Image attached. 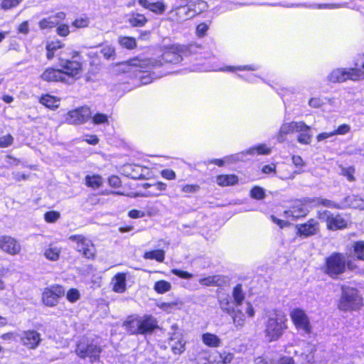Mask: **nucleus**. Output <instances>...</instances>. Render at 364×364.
Returning <instances> with one entry per match:
<instances>
[{"label":"nucleus","instance_id":"nucleus-35","mask_svg":"<svg viewBox=\"0 0 364 364\" xmlns=\"http://www.w3.org/2000/svg\"><path fill=\"white\" fill-rule=\"evenodd\" d=\"M165 252L162 250H156L153 251L146 252L144 255V258L146 259H156L158 262H162L164 260Z\"/></svg>","mask_w":364,"mask_h":364},{"label":"nucleus","instance_id":"nucleus-52","mask_svg":"<svg viewBox=\"0 0 364 364\" xmlns=\"http://www.w3.org/2000/svg\"><path fill=\"white\" fill-rule=\"evenodd\" d=\"M220 306L223 311H225L229 314H231L234 310L232 306L230 304V302L228 298L221 299L220 301Z\"/></svg>","mask_w":364,"mask_h":364},{"label":"nucleus","instance_id":"nucleus-29","mask_svg":"<svg viewBox=\"0 0 364 364\" xmlns=\"http://www.w3.org/2000/svg\"><path fill=\"white\" fill-rule=\"evenodd\" d=\"M216 182L221 186H232L238 182V178L235 175H219L216 178Z\"/></svg>","mask_w":364,"mask_h":364},{"label":"nucleus","instance_id":"nucleus-22","mask_svg":"<svg viewBox=\"0 0 364 364\" xmlns=\"http://www.w3.org/2000/svg\"><path fill=\"white\" fill-rule=\"evenodd\" d=\"M139 322V316H130L124 322L123 326L130 334L138 335L140 334Z\"/></svg>","mask_w":364,"mask_h":364},{"label":"nucleus","instance_id":"nucleus-59","mask_svg":"<svg viewBox=\"0 0 364 364\" xmlns=\"http://www.w3.org/2000/svg\"><path fill=\"white\" fill-rule=\"evenodd\" d=\"M161 175L163 178L167 180H173L176 178V173L171 169H164L161 172Z\"/></svg>","mask_w":364,"mask_h":364},{"label":"nucleus","instance_id":"nucleus-38","mask_svg":"<svg viewBox=\"0 0 364 364\" xmlns=\"http://www.w3.org/2000/svg\"><path fill=\"white\" fill-rule=\"evenodd\" d=\"M85 183L92 188H97L102 184V178L99 175L86 176Z\"/></svg>","mask_w":364,"mask_h":364},{"label":"nucleus","instance_id":"nucleus-48","mask_svg":"<svg viewBox=\"0 0 364 364\" xmlns=\"http://www.w3.org/2000/svg\"><path fill=\"white\" fill-rule=\"evenodd\" d=\"M100 53L105 59L111 60L115 56V50L110 46H105L100 50Z\"/></svg>","mask_w":364,"mask_h":364},{"label":"nucleus","instance_id":"nucleus-58","mask_svg":"<svg viewBox=\"0 0 364 364\" xmlns=\"http://www.w3.org/2000/svg\"><path fill=\"white\" fill-rule=\"evenodd\" d=\"M350 130V126L344 124L339 126L337 129L332 132V134H333V135H336V134L343 135V134H346L348 132H349Z\"/></svg>","mask_w":364,"mask_h":364},{"label":"nucleus","instance_id":"nucleus-61","mask_svg":"<svg viewBox=\"0 0 364 364\" xmlns=\"http://www.w3.org/2000/svg\"><path fill=\"white\" fill-rule=\"evenodd\" d=\"M292 163L296 168H301L305 166L302 158L300 156L293 155L291 157Z\"/></svg>","mask_w":364,"mask_h":364},{"label":"nucleus","instance_id":"nucleus-39","mask_svg":"<svg viewBox=\"0 0 364 364\" xmlns=\"http://www.w3.org/2000/svg\"><path fill=\"white\" fill-rule=\"evenodd\" d=\"M232 296L234 299V302L236 306H239L242 304V301L245 299V294L242 289V285L237 284L233 289Z\"/></svg>","mask_w":364,"mask_h":364},{"label":"nucleus","instance_id":"nucleus-15","mask_svg":"<svg viewBox=\"0 0 364 364\" xmlns=\"http://www.w3.org/2000/svg\"><path fill=\"white\" fill-rule=\"evenodd\" d=\"M21 340L23 346L28 348L35 349L40 344L41 338V334L37 331L29 330L23 332Z\"/></svg>","mask_w":364,"mask_h":364},{"label":"nucleus","instance_id":"nucleus-62","mask_svg":"<svg viewBox=\"0 0 364 364\" xmlns=\"http://www.w3.org/2000/svg\"><path fill=\"white\" fill-rule=\"evenodd\" d=\"M208 29V26L207 24L204 23H200L196 28L197 35L200 37L204 36Z\"/></svg>","mask_w":364,"mask_h":364},{"label":"nucleus","instance_id":"nucleus-47","mask_svg":"<svg viewBox=\"0 0 364 364\" xmlns=\"http://www.w3.org/2000/svg\"><path fill=\"white\" fill-rule=\"evenodd\" d=\"M91 118L95 124H109L108 116L105 114L97 113Z\"/></svg>","mask_w":364,"mask_h":364},{"label":"nucleus","instance_id":"nucleus-26","mask_svg":"<svg viewBox=\"0 0 364 364\" xmlns=\"http://www.w3.org/2000/svg\"><path fill=\"white\" fill-rule=\"evenodd\" d=\"M307 213L308 210L301 204L294 205L291 209L284 211V215L287 217H292L294 218L304 217Z\"/></svg>","mask_w":364,"mask_h":364},{"label":"nucleus","instance_id":"nucleus-34","mask_svg":"<svg viewBox=\"0 0 364 364\" xmlns=\"http://www.w3.org/2000/svg\"><path fill=\"white\" fill-rule=\"evenodd\" d=\"M40 102L50 109H55L59 106V100L57 97L49 95H46L41 97Z\"/></svg>","mask_w":364,"mask_h":364},{"label":"nucleus","instance_id":"nucleus-36","mask_svg":"<svg viewBox=\"0 0 364 364\" xmlns=\"http://www.w3.org/2000/svg\"><path fill=\"white\" fill-rule=\"evenodd\" d=\"M63 44L59 41H51L48 43L46 46V50H47V58L48 60L52 59L55 53V51L63 47Z\"/></svg>","mask_w":364,"mask_h":364},{"label":"nucleus","instance_id":"nucleus-42","mask_svg":"<svg viewBox=\"0 0 364 364\" xmlns=\"http://www.w3.org/2000/svg\"><path fill=\"white\" fill-rule=\"evenodd\" d=\"M154 289L159 294H164L171 289V284L167 281L160 280L154 284Z\"/></svg>","mask_w":364,"mask_h":364},{"label":"nucleus","instance_id":"nucleus-9","mask_svg":"<svg viewBox=\"0 0 364 364\" xmlns=\"http://www.w3.org/2000/svg\"><path fill=\"white\" fill-rule=\"evenodd\" d=\"M92 112L87 106L70 111L66 116L65 120L70 124H83L91 118Z\"/></svg>","mask_w":364,"mask_h":364},{"label":"nucleus","instance_id":"nucleus-57","mask_svg":"<svg viewBox=\"0 0 364 364\" xmlns=\"http://www.w3.org/2000/svg\"><path fill=\"white\" fill-rule=\"evenodd\" d=\"M13 137L10 134L1 136L0 138V147H7L10 146L13 142Z\"/></svg>","mask_w":364,"mask_h":364},{"label":"nucleus","instance_id":"nucleus-40","mask_svg":"<svg viewBox=\"0 0 364 364\" xmlns=\"http://www.w3.org/2000/svg\"><path fill=\"white\" fill-rule=\"evenodd\" d=\"M166 184L163 182H157L152 186V189L147 191L144 194L146 197H154L159 196V193H156V191H163L166 189Z\"/></svg>","mask_w":364,"mask_h":364},{"label":"nucleus","instance_id":"nucleus-2","mask_svg":"<svg viewBox=\"0 0 364 364\" xmlns=\"http://www.w3.org/2000/svg\"><path fill=\"white\" fill-rule=\"evenodd\" d=\"M287 319L283 313H276L269 317L264 329V336L267 341L272 342L278 340L287 328Z\"/></svg>","mask_w":364,"mask_h":364},{"label":"nucleus","instance_id":"nucleus-24","mask_svg":"<svg viewBox=\"0 0 364 364\" xmlns=\"http://www.w3.org/2000/svg\"><path fill=\"white\" fill-rule=\"evenodd\" d=\"M201 340L204 345L210 348H218L222 344L221 339L215 334L205 333L201 336Z\"/></svg>","mask_w":364,"mask_h":364},{"label":"nucleus","instance_id":"nucleus-18","mask_svg":"<svg viewBox=\"0 0 364 364\" xmlns=\"http://www.w3.org/2000/svg\"><path fill=\"white\" fill-rule=\"evenodd\" d=\"M42 80L47 82H68L65 77V75L62 73L60 69L47 68L41 75Z\"/></svg>","mask_w":364,"mask_h":364},{"label":"nucleus","instance_id":"nucleus-32","mask_svg":"<svg viewBox=\"0 0 364 364\" xmlns=\"http://www.w3.org/2000/svg\"><path fill=\"white\" fill-rule=\"evenodd\" d=\"M60 247L50 245L46 249L44 256L50 261H57L60 257Z\"/></svg>","mask_w":364,"mask_h":364},{"label":"nucleus","instance_id":"nucleus-13","mask_svg":"<svg viewBox=\"0 0 364 364\" xmlns=\"http://www.w3.org/2000/svg\"><path fill=\"white\" fill-rule=\"evenodd\" d=\"M183 51V48L181 46H173L170 50L164 53L161 60H159V65H163L162 60L164 63H178L183 58L180 55Z\"/></svg>","mask_w":364,"mask_h":364},{"label":"nucleus","instance_id":"nucleus-14","mask_svg":"<svg viewBox=\"0 0 364 364\" xmlns=\"http://www.w3.org/2000/svg\"><path fill=\"white\" fill-rule=\"evenodd\" d=\"M296 234L305 237L316 234L319 230V225L314 219L309 220L307 223L299 224L296 226Z\"/></svg>","mask_w":364,"mask_h":364},{"label":"nucleus","instance_id":"nucleus-5","mask_svg":"<svg viewBox=\"0 0 364 364\" xmlns=\"http://www.w3.org/2000/svg\"><path fill=\"white\" fill-rule=\"evenodd\" d=\"M291 319L297 330L302 331L304 333L310 334L312 326L310 319L304 310L296 308L290 313Z\"/></svg>","mask_w":364,"mask_h":364},{"label":"nucleus","instance_id":"nucleus-19","mask_svg":"<svg viewBox=\"0 0 364 364\" xmlns=\"http://www.w3.org/2000/svg\"><path fill=\"white\" fill-rule=\"evenodd\" d=\"M140 334L151 333L158 327L157 321L152 316L146 315L140 317Z\"/></svg>","mask_w":364,"mask_h":364},{"label":"nucleus","instance_id":"nucleus-41","mask_svg":"<svg viewBox=\"0 0 364 364\" xmlns=\"http://www.w3.org/2000/svg\"><path fill=\"white\" fill-rule=\"evenodd\" d=\"M349 205L353 208L364 210V200L357 196H348L346 198Z\"/></svg>","mask_w":364,"mask_h":364},{"label":"nucleus","instance_id":"nucleus-17","mask_svg":"<svg viewBox=\"0 0 364 364\" xmlns=\"http://www.w3.org/2000/svg\"><path fill=\"white\" fill-rule=\"evenodd\" d=\"M194 9L191 8L188 6H183L178 7L176 11V14L178 16V20L180 21H186L187 19L194 17L196 14H198L205 8V6H203L201 8H196V4H194Z\"/></svg>","mask_w":364,"mask_h":364},{"label":"nucleus","instance_id":"nucleus-45","mask_svg":"<svg viewBox=\"0 0 364 364\" xmlns=\"http://www.w3.org/2000/svg\"><path fill=\"white\" fill-rule=\"evenodd\" d=\"M353 248L357 259L364 261V241L355 242Z\"/></svg>","mask_w":364,"mask_h":364},{"label":"nucleus","instance_id":"nucleus-12","mask_svg":"<svg viewBox=\"0 0 364 364\" xmlns=\"http://www.w3.org/2000/svg\"><path fill=\"white\" fill-rule=\"evenodd\" d=\"M0 249L11 255H18L21 250L19 242L14 237L9 235L0 236Z\"/></svg>","mask_w":364,"mask_h":364},{"label":"nucleus","instance_id":"nucleus-25","mask_svg":"<svg viewBox=\"0 0 364 364\" xmlns=\"http://www.w3.org/2000/svg\"><path fill=\"white\" fill-rule=\"evenodd\" d=\"M306 203H314L315 205H321L328 208L340 209L341 206L335 202L321 198H306L304 199Z\"/></svg>","mask_w":364,"mask_h":364},{"label":"nucleus","instance_id":"nucleus-60","mask_svg":"<svg viewBox=\"0 0 364 364\" xmlns=\"http://www.w3.org/2000/svg\"><path fill=\"white\" fill-rule=\"evenodd\" d=\"M56 31H57V33L61 36H67L70 33L69 27L66 24L60 25L57 28Z\"/></svg>","mask_w":364,"mask_h":364},{"label":"nucleus","instance_id":"nucleus-37","mask_svg":"<svg viewBox=\"0 0 364 364\" xmlns=\"http://www.w3.org/2000/svg\"><path fill=\"white\" fill-rule=\"evenodd\" d=\"M347 80L357 81L364 79V71L357 68L346 69Z\"/></svg>","mask_w":364,"mask_h":364},{"label":"nucleus","instance_id":"nucleus-28","mask_svg":"<svg viewBox=\"0 0 364 364\" xmlns=\"http://www.w3.org/2000/svg\"><path fill=\"white\" fill-rule=\"evenodd\" d=\"M148 20L144 14L139 13H132L130 14V17L128 19V22L133 27H142L146 23Z\"/></svg>","mask_w":364,"mask_h":364},{"label":"nucleus","instance_id":"nucleus-49","mask_svg":"<svg viewBox=\"0 0 364 364\" xmlns=\"http://www.w3.org/2000/svg\"><path fill=\"white\" fill-rule=\"evenodd\" d=\"M199 189L200 186L197 184H186L181 186V191L186 194V196L197 193Z\"/></svg>","mask_w":364,"mask_h":364},{"label":"nucleus","instance_id":"nucleus-3","mask_svg":"<svg viewBox=\"0 0 364 364\" xmlns=\"http://www.w3.org/2000/svg\"><path fill=\"white\" fill-rule=\"evenodd\" d=\"M346 268V257L341 253H333L326 259L324 272L331 278H337Z\"/></svg>","mask_w":364,"mask_h":364},{"label":"nucleus","instance_id":"nucleus-33","mask_svg":"<svg viewBox=\"0 0 364 364\" xmlns=\"http://www.w3.org/2000/svg\"><path fill=\"white\" fill-rule=\"evenodd\" d=\"M117 42L120 46L129 50L134 49L137 45L136 39L129 36H119L117 39Z\"/></svg>","mask_w":364,"mask_h":364},{"label":"nucleus","instance_id":"nucleus-30","mask_svg":"<svg viewBox=\"0 0 364 364\" xmlns=\"http://www.w3.org/2000/svg\"><path fill=\"white\" fill-rule=\"evenodd\" d=\"M217 354L218 355V358H215L214 362L216 364H229L234 359V354L230 352H228L225 350L223 351H217Z\"/></svg>","mask_w":364,"mask_h":364},{"label":"nucleus","instance_id":"nucleus-46","mask_svg":"<svg viewBox=\"0 0 364 364\" xmlns=\"http://www.w3.org/2000/svg\"><path fill=\"white\" fill-rule=\"evenodd\" d=\"M311 127H309V129L308 131L306 132H299V134L297 137V141L302 144H309L311 141L312 135L309 133L310 132Z\"/></svg>","mask_w":364,"mask_h":364},{"label":"nucleus","instance_id":"nucleus-31","mask_svg":"<svg viewBox=\"0 0 364 364\" xmlns=\"http://www.w3.org/2000/svg\"><path fill=\"white\" fill-rule=\"evenodd\" d=\"M231 314L234 326L238 329L242 328L245 322V316L244 314L241 310L237 309L236 311L233 310Z\"/></svg>","mask_w":364,"mask_h":364},{"label":"nucleus","instance_id":"nucleus-21","mask_svg":"<svg viewBox=\"0 0 364 364\" xmlns=\"http://www.w3.org/2000/svg\"><path fill=\"white\" fill-rule=\"evenodd\" d=\"M138 3L144 9L149 10L156 15L163 14L166 9V6L161 1L151 3L148 0H138Z\"/></svg>","mask_w":364,"mask_h":364},{"label":"nucleus","instance_id":"nucleus-16","mask_svg":"<svg viewBox=\"0 0 364 364\" xmlns=\"http://www.w3.org/2000/svg\"><path fill=\"white\" fill-rule=\"evenodd\" d=\"M174 332L170 337V346L173 353L176 355L181 354L185 350L186 342L182 339L181 335L179 333L175 332L177 329L176 325L171 326Z\"/></svg>","mask_w":364,"mask_h":364},{"label":"nucleus","instance_id":"nucleus-10","mask_svg":"<svg viewBox=\"0 0 364 364\" xmlns=\"http://www.w3.org/2000/svg\"><path fill=\"white\" fill-rule=\"evenodd\" d=\"M309 129V126L306 125L304 122H291L284 123L282 125L277 135L279 142L285 140V136L294 132H306Z\"/></svg>","mask_w":364,"mask_h":364},{"label":"nucleus","instance_id":"nucleus-50","mask_svg":"<svg viewBox=\"0 0 364 364\" xmlns=\"http://www.w3.org/2000/svg\"><path fill=\"white\" fill-rule=\"evenodd\" d=\"M247 154H248V153H247V151H242V152H240V153H237L235 154H232V155L226 156L225 160V161L230 162V163L243 161L244 157Z\"/></svg>","mask_w":364,"mask_h":364},{"label":"nucleus","instance_id":"nucleus-8","mask_svg":"<svg viewBox=\"0 0 364 364\" xmlns=\"http://www.w3.org/2000/svg\"><path fill=\"white\" fill-rule=\"evenodd\" d=\"M59 65L62 73L65 75V77L68 80L66 82L67 83H70L74 78H77L82 70L80 63L76 60L60 59Z\"/></svg>","mask_w":364,"mask_h":364},{"label":"nucleus","instance_id":"nucleus-11","mask_svg":"<svg viewBox=\"0 0 364 364\" xmlns=\"http://www.w3.org/2000/svg\"><path fill=\"white\" fill-rule=\"evenodd\" d=\"M75 352L80 358H84L85 357H89L90 358V361L92 363L99 360L101 348L98 346L92 343L89 345L79 343L77 346Z\"/></svg>","mask_w":364,"mask_h":364},{"label":"nucleus","instance_id":"nucleus-64","mask_svg":"<svg viewBox=\"0 0 364 364\" xmlns=\"http://www.w3.org/2000/svg\"><path fill=\"white\" fill-rule=\"evenodd\" d=\"M18 32L22 34H28L29 32L28 21L22 22L18 27Z\"/></svg>","mask_w":364,"mask_h":364},{"label":"nucleus","instance_id":"nucleus-44","mask_svg":"<svg viewBox=\"0 0 364 364\" xmlns=\"http://www.w3.org/2000/svg\"><path fill=\"white\" fill-rule=\"evenodd\" d=\"M247 153L250 155L255 154L268 155L271 153V149L267 148L265 144H260L247 149Z\"/></svg>","mask_w":364,"mask_h":364},{"label":"nucleus","instance_id":"nucleus-1","mask_svg":"<svg viewBox=\"0 0 364 364\" xmlns=\"http://www.w3.org/2000/svg\"><path fill=\"white\" fill-rule=\"evenodd\" d=\"M341 290V297L338 302L339 310L344 312L358 311L363 306V299L357 289L342 285Z\"/></svg>","mask_w":364,"mask_h":364},{"label":"nucleus","instance_id":"nucleus-4","mask_svg":"<svg viewBox=\"0 0 364 364\" xmlns=\"http://www.w3.org/2000/svg\"><path fill=\"white\" fill-rule=\"evenodd\" d=\"M69 240L75 242L77 251L82 253L85 257L87 259L94 258L95 248L90 239L82 235H73L69 237Z\"/></svg>","mask_w":364,"mask_h":364},{"label":"nucleus","instance_id":"nucleus-6","mask_svg":"<svg viewBox=\"0 0 364 364\" xmlns=\"http://www.w3.org/2000/svg\"><path fill=\"white\" fill-rule=\"evenodd\" d=\"M318 218L326 222V227L331 230H337L347 227V221L340 214L333 215L328 210L318 212Z\"/></svg>","mask_w":364,"mask_h":364},{"label":"nucleus","instance_id":"nucleus-23","mask_svg":"<svg viewBox=\"0 0 364 364\" xmlns=\"http://www.w3.org/2000/svg\"><path fill=\"white\" fill-rule=\"evenodd\" d=\"M112 289L117 293H123L126 291V274H117L112 281Z\"/></svg>","mask_w":364,"mask_h":364},{"label":"nucleus","instance_id":"nucleus-43","mask_svg":"<svg viewBox=\"0 0 364 364\" xmlns=\"http://www.w3.org/2000/svg\"><path fill=\"white\" fill-rule=\"evenodd\" d=\"M183 303L181 301L162 302L157 306L161 309L170 313L173 309H181Z\"/></svg>","mask_w":364,"mask_h":364},{"label":"nucleus","instance_id":"nucleus-20","mask_svg":"<svg viewBox=\"0 0 364 364\" xmlns=\"http://www.w3.org/2000/svg\"><path fill=\"white\" fill-rule=\"evenodd\" d=\"M65 18V14L64 12H58L55 15L48 16V18H43L39 22V27L41 29L51 28L57 26L60 21Z\"/></svg>","mask_w":364,"mask_h":364},{"label":"nucleus","instance_id":"nucleus-63","mask_svg":"<svg viewBox=\"0 0 364 364\" xmlns=\"http://www.w3.org/2000/svg\"><path fill=\"white\" fill-rule=\"evenodd\" d=\"M108 183L110 186L117 188L121 186V180L117 176H112L108 179Z\"/></svg>","mask_w":364,"mask_h":364},{"label":"nucleus","instance_id":"nucleus-51","mask_svg":"<svg viewBox=\"0 0 364 364\" xmlns=\"http://www.w3.org/2000/svg\"><path fill=\"white\" fill-rule=\"evenodd\" d=\"M250 196L255 199L261 200L264 198L265 193L261 187L255 186L250 191Z\"/></svg>","mask_w":364,"mask_h":364},{"label":"nucleus","instance_id":"nucleus-56","mask_svg":"<svg viewBox=\"0 0 364 364\" xmlns=\"http://www.w3.org/2000/svg\"><path fill=\"white\" fill-rule=\"evenodd\" d=\"M171 272L174 274V275H176L181 278H183V279H191L193 277V274L188 272H186V271H183L181 269H173L171 270Z\"/></svg>","mask_w":364,"mask_h":364},{"label":"nucleus","instance_id":"nucleus-54","mask_svg":"<svg viewBox=\"0 0 364 364\" xmlns=\"http://www.w3.org/2000/svg\"><path fill=\"white\" fill-rule=\"evenodd\" d=\"M60 213L56 211H48L46 212L44 215V218L46 222L48 223H54L55 222L58 218H60Z\"/></svg>","mask_w":364,"mask_h":364},{"label":"nucleus","instance_id":"nucleus-53","mask_svg":"<svg viewBox=\"0 0 364 364\" xmlns=\"http://www.w3.org/2000/svg\"><path fill=\"white\" fill-rule=\"evenodd\" d=\"M80 294L77 289H71L66 294L67 299L70 302H75L80 299Z\"/></svg>","mask_w":364,"mask_h":364},{"label":"nucleus","instance_id":"nucleus-27","mask_svg":"<svg viewBox=\"0 0 364 364\" xmlns=\"http://www.w3.org/2000/svg\"><path fill=\"white\" fill-rule=\"evenodd\" d=\"M346 68H337L333 70L328 76L331 82H342L347 80Z\"/></svg>","mask_w":364,"mask_h":364},{"label":"nucleus","instance_id":"nucleus-7","mask_svg":"<svg viewBox=\"0 0 364 364\" xmlns=\"http://www.w3.org/2000/svg\"><path fill=\"white\" fill-rule=\"evenodd\" d=\"M65 289L58 284L51 285L44 289L42 300L47 306H54L58 304V299L64 296Z\"/></svg>","mask_w":364,"mask_h":364},{"label":"nucleus","instance_id":"nucleus-55","mask_svg":"<svg viewBox=\"0 0 364 364\" xmlns=\"http://www.w3.org/2000/svg\"><path fill=\"white\" fill-rule=\"evenodd\" d=\"M22 0H3L1 8L7 10L16 6Z\"/></svg>","mask_w":364,"mask_h":364}]
</instances>
